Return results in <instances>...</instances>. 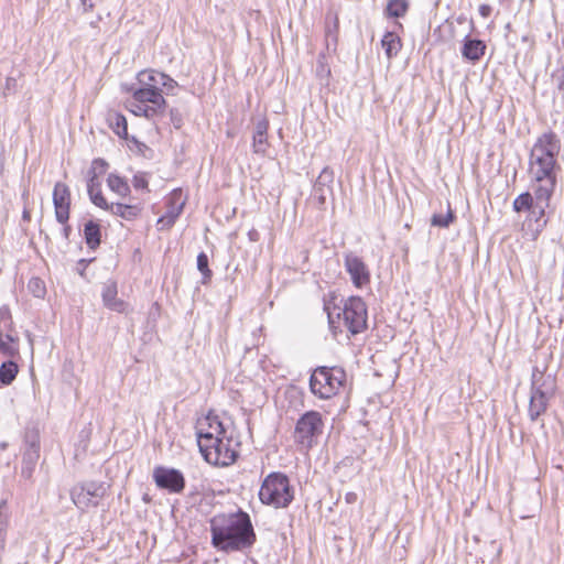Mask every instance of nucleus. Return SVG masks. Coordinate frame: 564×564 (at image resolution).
I'll list each match as a JSON object with an SVG mask.
<instances>
[{
	"label": "nucleus",
	"mask_w": 564,
	"mask_h": 564,
	"mask_svg": "<svg viewBox=\"0 0 564 564\" xmlns=\"http://www.w3.org/2000/svg\"><path fill=\"white\" fill-rule=\"evenodd\" d=\"M562 149L561 139L552 131L541 133L534 141L529 154L528 173L535 195V204L530 210V218L535 221L544 219L546 208L557 185V171L561 166L557 162Z\"/></svg>",
	"instance_id": "nucleus-1"
},
{
	"label": "nucleus",
	"mask_w": 564,
	"mask_h": 564,
	"mask_svg": "<svg viewBox=\"0 0 564 564\" xmlns=\"http://www.w3.org/2000/svg\"><path fill=\"white\" fill-rule=\"evenodd\" d=\"M212 545L223 552H236L250 547L256 534L248 513H218L210 521Z\"/></svg>",
	"instance_id": "nucleus-2"
},
{
	"label": "nucleus",
	"mask_w": 564,
	"mask_h": 564,
	"mask_svg": "<svg viewBox=\"0 0 564 564\" xmlns=\"http://www.w3.org/2000/svg\"><path fill=\"white\" fill-rule=\"evenodd\" d=\"M165 74L155 69H144L138 73L139 87L133 89L131 100L127 101V108L135 116L149 120L164 116L166 100L162 95L161 84H164Z\"/></svg>",
	"instance_id": "nucleus-3"
},
{
	"label": "nucleus",
	"mask_w": 564,
	"mask_h": 564,
	"mask_svg": "<svg viewBox=\"0 0 564 564\" xmlns=\"http://www.w3.org/2000/svg\"><path fill=\"white\" fill-rule=\"evenodd\" d=\"M325 311L330 328L339 327V325H336V318L352 335L364 332L367 327V306L359 296L348 297L344 301L343 306L335 304L332 306L330 303H326Z\"/></svg>",
	"instance_id": "nucleus-4"
},
{
	"label": "nucleus",
	"mask_w": 564,
	"mask_h": 564,
	"mask_svg": "<svg viewBox=\"0 0 564 564\" xmlns=\"http://www.w3.org/2000/svg\"><path fill=\"white\" fill-rule=\"evenodd\" d=\"M198 447L205 460L214 466H229L238 457V443L227 435L198 434Z\"/></svg>",
	"instance_id": "nucleus-5"
},
{
	"label": "nucleus",
	"mask_w": 564,
	"mask_h": 564,
	"mask_svg": "<svg viewBox=\"0 0 564 564\" xmlns=\"http://www.w3.org/2000/svg\"><path fill=\"white\" fill-rule=\"evenodd\" d=\"M259 499L263 505L275 509L289 507L294 499V489L289 477L278 471L270 473L261 484Z\"/></svg>",
	"instance_id": "nucleus-6"
},
{
	"label": "nucleus",
	"mask_w": 564,
	"mask_h": 564,
	"mask_svg": "<svg viewBox=\"0 0 564 564\" xmlns=\"http://www.w3.org/2000/svg\"><path fill=\"white\" fill-rule=\"evenodd\" d=\"M346 381V372L339 367H317L311 375V392L322 399L327 400L339 393Z\"/></svg>",
	"instance_id": "nucleus-7"
},
{
	"label": "nucleus",
	"mask_w": 564,
	"mask_h": 564,
	"mask_svg": "<svg viewBox=\"0 0 564 564\" xmlns=\"http://www.w3.org/2000/svg\"><path fill=\"white\" fill-rule=\"evenodd\" d=\"M109 486L104 481L89 480L76 484L70 490L74 505L82 511L96 508L107 495Z\"/></svg>",
	"instance_id": "nucleus-8"
},
{
	"label": "nucleus",
	"mask_w": 564,
	"mask_h": 564,
	"mask_svg": "<svg viewBox=\"0 0 564 564\" xmlns=\"http://www.w3.org/2000/svg\"><path fill=\"white\" fill-rule=\"evenodd\" d=\"M324 423L322 415L317 411L304 413L296 422L294 437L295 441L310 448L315 440L323 433Z\"/></svg>",
	"instance_id": "nucleus-9"
},
{
	"label": "nucleus",
	"mask_w": 564,
	"mask_h": 564,
	"mask_svg": "<svg viewBox=\"0 0 564 564\" xmlns=\"http://www.w3.org/2000/svg\"><path fill=\"white\" fill-rule=\"evenodd\" d=\"M153 480L160 489L170 494H182L185 488V478L181 470L164 466H156L153 469Z\"/></svg>",
	"instance_id": "nucleus-10"
},
{
	"label": "nucleus",
	"mask_w": 564,
	"mask_h": 564,
	"mask_svg": "<svg viewBox=\"0 0 564 564\" xmlns=\"http://www.w3.org/2000/svg\"><path fill=\"white\" fill-rule=\"evenodd\" d=\"M334 172L324 167L317 176L311 193V202L317 209H325L327 198L333 196Z\"/></svg>",
	"instance_id": "nucleus-11"
},
{
	"label": "nucleus",
	"mask_w": 564,
	"mask_h": 564,
	"mask_svg": "<svg viewBox=\"0 0 564 564\" xmlns=\"http://www.w3.org/2000/svg\"><path fill=\"white\" fill-rule=\"evenodd\" d=\"M25 449L22 458L21 475L30 479L40 458V436L36 431H28L24 437Z\"/></svg>",
	"instance_id": "nucleus-12"
},
{
	"label": "nucleus",
	"mask_w": 564,
	"mask_h": 564,
	"mask_svg": "<svg viewBox=\"0 0 564 564\" xmlns=\"http://www.w3.org/2000/svg\"><path fill=\"white\" fill-rule=\"evenodd\" d=\"M185 198L182 189H174L166 198V212L156 221L159 230H165L173 227L185 206Z\"/></svg>",
	"instance_id": "nucleus-13"
},
{
	"label": "nucleus",
	"mask_w": 564,
	"mask_h": 564,
	"mask_svg": "<svg viewBox=\"0 0 564 564\" xmlns=\"http://www.w3.org/2000/svg\"><path fill=\"white\" fill-rule=\"evenodd\" d=\"M344 265L356 288H362L370 282V272L364 260L357 254H345Z\"/></svg>",
	"instance_id": "nucleus-14"
},
{
	"label": "nucleus",
	"mask_w": 564,
	"mask_h": 564,
	"mask_svg": "<svg viewBox=\"0 0 564 564\" xmlns=\"http://www.w3.org/2000/svg\"><path fill=\"white\" fill-rule=\"evenodd\" d=\"M530 392L554 398L556 393L555 377L551 373H545V369H540L538 366L533 367Z\"/></svg>",
	"instance_id": "nucleus-15"
},
{
	"label": "nucleus",
	"mask_w": 564,
	"mask_h": 564,
	"mask_svg": "<svg viewBox=\"0 0 564 564\" xmlns=\"http://www.w3.org/2000/svg\"><path fill=\"white\" fill-rule=\"evenodd\" d=\"M117 284L116 282H108L102 288V302L104 305L115 312L123 313L127 310V303L117 297Z\"/></svg>",
	"instance_id": "nucleus-16"
},
{
	"label": "nucleus",
	"mask_w": 564,
	"mask_h": 564,
	"mask_svg": "<svg viewBox=\"0 0 564 564\" xmlns=\"http://www.w3.org/2000/svg\"><path fill=\"white\" fill-rule=\"evenodd\" d=\"M486 44L484 41L478 39H471L466 36L462 48V55L464 58L475 63L478 62L485 54Z\"/></svg>",
	"instance_id": "nucleus-17"
},
{
	"label": "nucleus",
	"mask_w": 564,
	"mask_h": 564,
	"mask_svg": "<svg viewBox=\"0 0 564 564\" xmlns=\"http://www.w3.org/2000/svg\"><path fill=\"white\" fill-rule=\"evenodd\" d=\"M553 398H549L541 394H535L530 392L529 406H528V415L532 422L539 420L549 408V404Z\"/></svg>",
	"instance_id": "nucleus-18"
},
{
	"label": "nucleus",
	"mask_w": 564,
	"mask_h": 564,
	"mask_svg": "<svg viewBox=\"0 0 564 564\" xmlns=\"http://www.w3.org/2000/svg\"><path fill=\"white\" fill-rule=\"evenodd\" d=\"M142 212L141 204H122V203H111L110 204V213L115 216H118L124 220L131 221L140 216Z\"/></svg>",
	"instance_id": "nucleus-19"
},
{
	"label": "nucleus",
	"mask_w": 564,
	"mask_h": 564,
	"mask_svg": "<svg viewBox=\"0 0 564 564\" xmlns=\"http://www.w3.org/2000/svg\"><path fill=\"white\" fill-rule=\"evenodd\" d=\"M109 128L119 137L129 140L126 117L118 111H109L106 117Z\"/></svg>",
	"instance_id": "nucleus-20"
},
{
	"label": "nucleus",
	"mask_w": 564,
	"mask_h": 564,
	"mask_svg": "<svg viewBox=\"0 0 564 564\" xmlns=\"http://www.w3.org/2000/svg\"><path fill=\"white\" fill-rule=\"evenodd\" d=\"M268 121L267 120H260L256 124L254 133H253V141H252V148L253 152L258 154H264L267 152L268 148V139H267V132H268Z\"/></svg>",
	"instance_id": "nucleus-21"
},
{
	"label": "nucleus",
	"mask_w": 564,
	"mask_h": 564,
	"mask_svg": "<svg viewBox=\"0 0 564 564\" xmlns=\"http://www.w3.org/2000/svg\"><path fill=\"white\" fill-rule=\"evenodd\" d=\"M0 352L9 358L20 355V340L18 335L0 334Z\"/></svg>",
	"instance_id": "nucleus-22"
},
{
	"label": "nucleus",
	"mask_w": 564,
	"mask_h": 564,
	"mask_svg": "<svg viewBox=\"0 0 564 564\" xmlns=\"http://www.w3.org/2000/svg\"><path fill=\"white\" fill-rule=\"evenodd\" d=\"M84 237L89 249H96L100 245V226L94 220H89L84 227Z\"/></svg>",
	"instance_id": "nucleus-23"
},
{
	"label": "nucleus",
	"mask_w": 564,
	"mask_h": 564,
	"mask_svg": "<svg viewBox=\"0 0 564 564\" xmlns=\"http://www.w3.org/2000/svg\"><path fill=\"white\" fill-rule=\"evenodd\" d=\"M381 45L389 59L397 56L402 47L401 40L394 32H387L381 40Z\"/></svg>",
	"instance_id": "nucleus-24"
},
{
	"label": "nucleus",
	"mask_w": 564,
	"mask_h": 564,
	"mask_svg": "<svg viewBox=\"0 0 564 564\" xmlns=\"http://www.w3.org/2000/svg\"><path fill=\"white\" fill-rule=\"evenodd\" d=\"M107 185L110 191H112L113 193L121 197H126L130 193V186L127 183V181L115 173H110L108 175Z\"/></svg>",
	"instance_id": "nucleus-25"
},
{
	"label": "nucleus",
	"mask_w": 564,
	"mask_h": 564,
	"mask_svg": "<svg viewBox=\"0 0 564 564\" xmlns=\"http://www.w3.org/2000/svg\"><path fill=\"white\" fill-rule=\"evenodd\" d=\"M10 523V514L7 511V501L0 502V554L4 551L7 533Z\"/></svg>",
	"instance_id": "nucleus-26"
},
{
	"label": "nucleus",
	"mask_w": 564,
	"mask_h": 564,
	"mask_svg": "<svg viewBox=\"0 0 564 564\" xmlns=\"http://www.w3.org/2000/svg\"><path fill=\"white\" fill-rule=\"evenodd\" d=\"M205 423H207L208 429L205 431L203 427H199L197 435L212 434L213 436H226L224 425L219 421L217 415H207L205 419Z\"/></svg>",
	"instance_id": "nucleus-27"
},
{
	"label": "nucleus",
	"mask_w": 564,
	"mask_h": 564,
	"mask_svg": "<svg viewBox=\"0 0 564 564\" xmlns=\"http://www.w3.org/2000/svg\"><path fill=\"white\" fill-rule=\"evenodd\" d=\"M535 204V195L534 193L531 194L530 192H524L516 197V199L512 203V208L517 213L521 212H529L532 209V207Z\"/></svg>",
	"instance_id": "nucleus-28"
},
{
	"label": "nucleus",
	"mask_w": 564,
	"mask_h": 564,
	"mask_svg": "<svg viewBox=\"0 0 564 564\" xmlns=\"http://www.w3.org/2000/svg\"><path fill=\"white\" fill-rule=\"evenodd\" d=\"M19 371L18 365L13 360L2 362L0 366V382L4 386L10 384Z\"/></svg>",
	"instance_id": "nucleus-29"
},
{
	"label": "nucleus",
	"mask_w": 564,
	"mask_h": 564,
	"mask_svg": "<svg viewBox=\"0 0 564 564\" xmlns=\"http://www.w3.org/2000/svg\"><path fill=\"white\" fill-rule=\"evenodd\" d=\"M316 77L319 79L321 84L327 85L330 76V67L326 61L325 54H319L316 61Z\"/></svg>",
	"instance_id": "nucleus-30"
},
{
	"label": "nucleus",
	"mask_w": 564,
	"mask_h": 564,
	"mask_svg": "<svg viewBox=\"0 0 564 564\" xmlns=\"http://www.w3.org/2000/svg\"><path fill=\"white\" fill-rule=\"evenodd\" d=\"M53 204H70V194L68 186L64 183H56L53 191Z\"/></svg>",
	"instance_id": "nucleus-31"
},
{
	"label": "nucleus",
	"mask_w": 564,
	"mask_h": 564,
	"mask_svg": "<svg viewBox=\"0 0 564 564\" xmlns=\"http://www.w3.org/2000/svg\"><path fill=\"white\" fill-rule=\"evenodd\" d=\"M409 4L406 0H390L387 4V13L389 17L401 18L408 11Z\"/></svg>",
	"instance_id": "nucleus-32"
},
{
	"label": "nucleus",
	"mask_w": 564,
	"mask_h": 564,
	"mask_svg": "<svg viewBox=\"0 0 564 564\" xmlns=\"http://www.w3.org/2000/svg\"><path fill=\"white\" fill-rule=\"evenodd\" d=\"M28 290L33 296L37 299H43L46 294L45 283L40 278H31L28 283Z\"/></svg>",
	"instance_id": "nucleus-33"
},
{
	"label": "nucleus",
	"mask_w": 564,
	"mask_h": 564,
	"mask_svg": "<svg viewBox=\"0 0 564 564\" xmlns=\"http://www.w3.org/2000/svg\"><path fill=\"white\" fill-rule=\"evenodd\" d=\"M455 216L451 208L446 214H434L431 218V225L441 228H447L454 220Z\"/></svg>",
	"instance_id": "nucleus-34"
},
{
	"label": "nucleus",
	"mask_w": 564,
	"mask_h": 564,
	"mask_svg": "<svg viewBox=\"0 0 564 564\" xmlns=\"http://www.w3.org/2000/svg\"><path fill=\"white\" fill-rule=\"evenodd\" d=\"M197 269L203 275L202 282L207 283L212 279L213 272L208 267V257L205 252L197 256Z\"/></svg>",
	"instance_id": "nucleus-35"
},
{
	"label": "nucleus",
	"mask_w": 564,
	"mask_h": 564,
	"mask_svg": "<svg viewBox=\"0 0 564 564\" xmlns=\"http://www.w3.org/2000/svg\"><path fill=\"white\" fill-rule=\"evenodd\" d=\"M107 169L108 163L104 159H95L87 174L100 178L107 172Z\"/></svg>",
	"instance_id": "nucleus-36"
},
{
	"label": "nucleus",
	"mask_w": 564,
	"mask_h": 564,
	"mask_svg": "<svg viewBox=\"0 0 564 564\" xmlns=\"http://www.w3.org/2000/svg\"><path fill=\"white\" fill-rule=\"evenodd\" d=\"M91 203L97 207L110 212V204L104 197L101 189L94 191L88 194Z\"/></svg>",
	"instance_id": "nucleus-37"
},
{
	"label": "nucleus",
	"mask_w": 564,
	"mask_h": 564,
	"mask_svg": "<svg viewBox=\"0 0 564 564\" xmlns=\"http://www.w3.org/2000/svg\"><path fill=\"white\" fill-rule=\"evenodd\" d=\"M69 205L70 204H59V205H54V208H55V217H56V220L59 223V224H66L68 218H69Z\"/></svg>",
	"instance_id": "nucleus-38"
},
{
	"label": "nucleus",
	"mask_w": 564,
	"mask_h": 564,
	"mask_svg": "<svg viewBox=\"0 0 564 564\" xmlns=\"http://www.w3.org/2000/svg\"><path fill=\"white\" fill-rule=\"evenodd\" d=\"M17 88H18L17 79L14 77L9 76L6 78L4 85L2 87V95L4 97H7L10 94H14L17 91Z\"/></svg>",
	"instance_id": "nucleus-39"
},
{
	"label": "nucleus",
	"mask_w": 564,
	"mask_h": 564,
	"mask_svg": "<svg viewBox=\"0 0 564 564\" xmlns=\"http://www.w3.org/2000/svg\"><path fill=\"white\" fill-rule=\"evenodd\" d=\"M148 184L143 174H135L132 178V185L135 189H148Z\"/></svg>",
	"instance_id": "nucleus-40"
},
{
	"label": "nucleus",
	"mask_w": 564,
	"mask_h": 564,
	"mask_svg": "<svg viewBox=\"0 0 564 564\" xmlns=\"http://www.w3.org/2000/svg\"><path fill=\"white\" fill-rule=\"evenodd\" d=\"M101 187L100 178H97L95 176H90L87 174V192L88 194L98 191Z\"/></svg>",
	"instance_id": "nucleus-41"
},
{
	"label": "nucleus",
	"mask_w": 564,
	"mask_h": 564,
	"mask_svg": "<svg viewBox=\"0 0 564 564\" xmlns=\"http://www.w3.org/2000/svg\"><path fill=\"white\" fill-rule=\"evenodd\" d=\"M12 315H11V311L9 308L8 305H2L0 307V324L2 323H6V325H8V323H12Z\"/></svg>",
	"instance_id": "nucleus-42"
},
{
	"label": "nucleus",
	"mask_w": 564,
	"mask_h": 564,
	"mask_svg": "<svg viewBox=\"0 0 564 564\" xmlns=\"http://www.w3.org/2000/svg\"><path fill=\"white\" fill-rule=\"evenodd\" d=\"M0 334H9V335H18V332L13 325V322L12 323H8V325H6V323H2L0 324Z\"/></svg>",
	"instance_id": "nucleus-43"
},
{
	"label": "nucleus",
	"mask_w": 564,
	"mask_h": 564,
	"mask_svg": "<svg viewBox=\"0 0 564 564\" xmlns=\"http://www.w3.org/2000/svg\"><path fill=\"white\" fill-rule=\"evenodd\" d=\"M164 84H161V89L166 88L167 91L174 89L177 87V82L171 78L169 75L165 74V79H163Z\"/></svg>",
	"instance_id": "nucleus-44"
},
{
	"label": "nucleus",
	"mask_w": 564,
	"mask_h": 564,
	"mask_svg": "<svg viewBox=\"0 0 564 564\" xmlns=\"http://www.w3.org/2000/svg\"><path fill=\"white\" fill-rule=\"evenodd\" d=\"M554 78L556 79L557 82V88L564 93V68L562 69H558L555 74H554Z\"/></svg>",
	"instance_id": "nucleus-45"
},
{
	"label": "nucleus",
	"mask_w": 564,
	"mask_h": 564,
	"mask_svg": "<svg viewBox=\"0 0 564 564\" xmlns=\"http://www.w3.org/2000/svg\"><path fill=\"white\" fill-rule=\"evenodd\" d=\"M357 500H358V495L356 492L350 491L345 495V501L348 505H354L357 502Z\"/></svg>",
	"instance_id": "nucleus-46"
},
{
	"label": "nucleus",
	"mask_w": 564,
	"mask_h": 564,
	"mask_svg": "<svg viewBox=\"0 0 564 564\" xmlns=\"http://www.w3.org/2000/svg\"><path fill=\"white\" fill-rule=\"evenodd\" d=\"M478 11H479L481 17L488 18L490 15V13H491V7L488 6V4H481V6H479Z\"/></svg>",
	"instance_id": "nucleus-47"
},
{
	"label": "nucleus",
	"mask_w": 564,
	"mask_h": 564,
	"mask_svg": "<svg viewBox=\"0 0 564 564\" xmlns=\"http://www.w3.org/2000/svg\"><path fill=\"white\" fill-rule=\"evenodd\" d=\"M91 260H86V259H80L77 263L78 265V271L80 274H83V272L85 271L87 264L90 262Z\"/></svg>",
	"instance_id": "nucleus-48"
},
{
	"label": "nucleus",
	"mask_w": 564,
	"mask_h": 564,
	"mask_svg": "<svg viewBox=\"0 0 564 564\" xmlns=\"http://www.w3.org/2000/svg\"><path fill=\"white\" fill-rule=\"evenodd\" d=\"M70 230L72 229H70V227L68 225L64 226V228H63V236H64L65 239H68Z\"/></svg>",
	"instance_id": "nucleus-49"
},
{
	"label": "nucleus",
	"mask_w": 564,
	"mask_h": 564,
	"mask_svg": "<svg viewBox=\"0 0 564 564\" xmlns=\"http://www.w3.org/2000/svg\"><path fill=\"white\" fill-rule=\"evenodd\" d=\"M131 141H132L134 144H137L139 148H141V147H145V144H144V143L139 142L134 137H132V138H131Z\"/></svg>",
	"instance_id": "nucleus-50"
},
{
	"label": "nucleus",
	"mask_w": 564,
	"mask_h": 564,
	"mask_svg": "<svg viewBox=\"0 0 564 564\" xmlns=\"http://www.w3.org/2000/svg\"><path fill=\"white\" fill-rule=\"evenodd\" d=\"M23 218H24V219H29V218H30V214H29V212H28V210H24V212H23Z\"/></svg>",
	"instance_id": "nucleus-51"
},
{
	"label": "nucleus",
	"mask_w": 564,
	"mask_h": 564,
	"mask_svg": "<svg viewBox=\"0 0 564 564\" xmlns=\"http://www.w3.org/2000/svg\"><path fill=\"white\" fill-rule=\"evenodd\" d=\"M336 323L339 325V327H336V329L339 328V332H343V328H340L341 323H338V321ZM333 329L335 330V328H333Z\"/></svg>",
	"instance_id": "nucleus-52"
}]
</instances>
